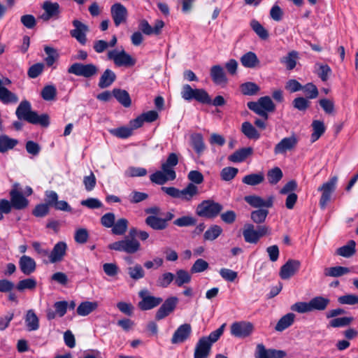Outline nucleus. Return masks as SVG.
<instances>
[{
  "label": "nucleus",
  "instance_id": "54",
  "mask_svg": "<svg viewBox=\"0 0 358 358\" xmlns=\"http://www.w3.org/2000/svg\"><path fill=\"white\" fill-rule=\"evenodd\" d=\"M36 287V281L34 278H27L20 280L17 285V289L22 292L24 289H34Z\"/></svg>",
  "mask_w": 358,
  "mask_h": 358
},
{
  "label": "nucleus",
  "instance_id": "8",
  "mask_svg": "<svg viewBox=\"0 0 358 358\" xmlns=\"http://www.w3.org/2000/svg\"><path fill=\"white\" fill-rule=\"evenodd\" d=\"M337 180L338 178L336 176H334L327 182L323 183L322 186L318 187V191L322 192V196L320 199V206L321 208H325L327 203L329 202L331 194L336 189Z\"/></svg>",
  "mask_w": 358,
  "mask_h": 358
},
{
  "label": "nucleus",
  "instance_id": "49",
  "mask_svg": "<svg viewBox=\"0 0 358 358\" xmlns=\"http://www.w3.org/2000/svg\"><path fill=\"white\" fill-rule=\"evenodd\" d=\"M147 174V170L141 167L129 166L124 171V176L127 178L141 177Z\"/></svg>",
  "mask_w": 358,
  "mask_h": 358
},
{
  "label": "nucleus",
  "instance_id": "62",
  "mask_svg": "<svg viewBox=\"0 0 358 358\" xmlns=\"http://www.w3.org/2000/svg\"><path fill=\"white\" fill-rule=\"evenodd\" d=\"M43 69L44 64L43 63H36L29 67L27 75L31 78H36L42 73Z\"/></svg>",
  "mask_w": 358,
  "mask_h": 358
},
{
  "label": "nucleus",
  "instance_id": "64",
  "mask_svg": "<svg viewBox=\"0 0 358 358\" xmlns=\"http://www.w3.org/2000/svg\"><path fill=\"white\" fill-rule=\"evenodd\" d=\"M341 304L355 305L358 304V296L355 294H346L338 298Z\"/></svg>",
  "mask_w": 358,
  "mask_h": 358
},
{
  "label": "nucleus",
  "instance_id": "22",
  "mask_svg": "<svg viewBox=\"0 0 358 358\" xmlns=\"http://www.w3.org/2000/svg\"><path fill=\"white\" fill-rule=\"evenodd\" d=\"M10 202L13 208L17 210L25 208L28 204V200L23 196L22 194L16 189H13L10 192Z\"/></svg>",
  "mask_w": 358,
  "mask_h": 358
},
{
  "label": "nucleus",
  "instance_id": "5",
  "mask_svg": "<svg viewBox=\"0 0 358 358\" xmlns=\"http://www.w3.org/2000/svg\"><path fill=\"white\" fill-rule=\"evenodd\" d=\"M140 243L134 239L128 237L123 240L115 241L108 245L110 250L124 252L127 254H134L140 250Z\"/></svg>",
  "mask_w": 358,
  "mask_h": 358
},
{
  "label": "nucleus",
  "instance_id": "33",
  "mask_svg": "<svg viewBox=\"0 0 358 358\" xmlns=\"http://www.w3.org/2000/svg\"><path fill=\"white\" fill-rule=\"evenodd\" d=\"M310 306L312 311L313 310H324L329 304L330 303V300L328 298H325L323 296H315L310 301Z\"/></svg>",
  "mask_w": 358,
  "mask_h": 358
},
{
  "label": "nucleus",
  "instance_id": "47",
  "mask_svg": "<svg viewBox=\"0 0 358 358\" xmlns=\"http://www.w3.org/2000/svg\"><path fill=\"white\" fill-rule=\"evenodd\" d=\"M282 172L278 167H275L267 173L268 180L271 185L277 184L282 179Z\"/></svg>",
  "mask_w": 358,
  "mask_h": 358
},
{
  "label": "nucleus",
  "instance_id": "3",
  "mask_svg": "<svg viewBox=\"0 0 358 358\" xmlns=\"http://www.w3.org/2000/svg\"><path fill=\"white\" fill-rule=\"evenodd\" d=\"M181 96L185 101L194 99L198 102L210 104L211 99L203 89H193L189 85H184L181 90Z\"/></svg>",
  "mask_w": 358,
  "mask_h": 358
},
{
  "label": "nucleus",
  "instance_id": "35",
  "mask_svg": "<svg viewBox=\"0 0 358 358\" xmlns=\"http://www.w3.org/2000/svg\"><path fill=\"white\" fill-rule=\"evenodd\" d=\"M19 101L17 96L7 88L0 89V101L4 104L16 103Z\"/></svg>",
  "mask_w": 358,
  "mask_h": 358
},
{
  "label": "nucleus",
  "instance_id": "23",
  "mask_svg": "<svg viewBox=\"0 0 358 358\" xmlns=\"http://www.w3.org/2000/svg\"><path fill=\"white\" fill-rule=\"evenodd\" d=\"M199 194V187L193 183H189L184 189H180V199L182 201L190 202Z\"/></svg>",
  "mask_w": 358,
  "mask_h": 358
},
{
  "label": "nucleus",
  "instance_id": "56",
  "mask_svg": "<svg viewBox=\"0 0 358 358\" xmlns=\"http://www.w3.org/2000/svg\"><path fill=\"white\" fill-rule=\"evenodd\" d=\"M318 69L316 70V73L319 78L324 82L327 81L329 78V76L331 73V69L327 64H316Z\"/></svg>",
  "mask_w": 358,
  "mask_h": 358
},
{
  "label": "nucleus",
  "instance_id": "10",
  "mask_svg": "<svg viewBox=\"0 0 358 358\" xmlns=\"http://www.w3.org/2000/svg\"><path fill=\"white\" fill-rule=\"evenodd\" d=\"M67 245L64 241L57 243L51 252L49 251L48 259H43L45 264H55L62 262L66 255Z\"/></svg>",
  "mask_w": 358,
  "mask_h": 358
},
{
  "label": "nucleus",
  "instance_id": "46",
  "mask_svg": "<svg viewBox=\"0 0 358 358\" xmlns=\"http://www.w3.org/2000/svg\"><path fill=\"white\" fill-rule=\"evenodd\" d=\"M128 221L125 218L119 219L112 227V232L115 235H123L127 229Z\"/></svg>",
  "mask_w": 358,
  "mask_h": 358
},
{
  "label": "nucleus",
  "instance_id": "14",
  "mask_svg": "<svg viewBox=\"0 0 358 358\" xmlns=\"http://www.w3.org/2000/svg\"><path fill=\"white\" fill-rule=\"evenodd\" d=\"M74 29L70 31V34L80 44L85 45L87 42L86 34L89 31V27L78 20L72 22Z\"/></svg>",
  "mask_w": 358,
  "mask_h": 358
},
{
  "label": "nucleus",
  "instance_id": "36",
  "mask_svg": "<svg viewBox=\"0 0 358 358\" xmlns=\"http://www.w3.org/2000/svg\"><path fill=\"white\" fill-rule=\"evenodd\" d=\"M355 246V241L351 240L347 245L338 248L336 254L344 257H350L356 252Z\"/></svg>",
  "mask_w": 358,
  "mask_h": 358
},
{
  "label": "nucleus",
  "instance_id": "43",
  "mask_svg": "<svg viewBox=\"0 0 358 358\" xmlns=\"http://www.w3.org/2000/svg\"><path fill=\"white\" fill-rule=\"evenodd\" d=\"M350 272V269L347 267L341 266L326 268L324 269V275L331 277H340Z\"/></svg>",
  "mask_w": 358,
  "mask_h": 358
},
{
  "label": "nucleus",
  "instance_id": "48",
  "mask_svg": "<svg viewBox=\"0 0 358 358\" xmlns=\"http://www.w3.org/2000/svg\"><path fill=\"white\" fill-rule=\"evenodd\" d=\"M222 232V228L218 225L211 226L203 234V238L207 241H214Z\"/></svg>",
  "mask_w": 358,
  "mask_h": 358
},
{
  "label": "nucleus",
  "instance_id": "53",
  "mask_svg": "<svg viewBox=\"0 0 358 358\" xmlns=\"http://www.w3.org/2000/svg\"><path fill=\"white\" fill-rule=\"evenodd\" d=\"M238 170L234 167H225L220 171L221 179L224 181L231 180L238 173Z\"/></svg>",
  "mask_w": 358,
  "mask_h": 358
},
{
  "label": "nucleus",
  "instance_id": "60",
  "mask_svg": "<svg viewBox=\"0 0 358 358\" xmlns=\"http://www.w3.org/2000/svg\"><path fill=\"white\" fill-rule=\"evenodd\" d=\"M292 105L300 111H306L310 106V101L304 97H297L293 100Z\"/></svg>",
  "mask_w": 358,
  "mask_h": 358
},
{
  "label": "nucleus",
  "instance_id": "39",
  "mask_svg": "<svg viewBox=\"0 0 358 358\" xmlns=\"http://www.w3.org/2000/svg\"><path fill=\"white\" fill-rule=\"evenodd\" d=\"M295 315L293 313H287L282 317L275 327L278 331H282L292 324Z\"/></svg>",
  "mask_w": 358,
  "mask_h": 358
},
{
  "label": "nucleus",
  "instance_id": "19",
  "mask_svg": "<svg viewBox=\"0 0 358 358\" xmlns=\"http://www.w3.org/2000/svg\"><path fill=\"white\" fill-rule=\"evenodd\" d=\"M111 16L116 27L126 22L127 10L122 4L116 3L111 6Z\"/></svg>",
  "mask_w": 358,
  "mask_h": 358
},
{
  "label": "nucleus",
  "instance_id": "7",
  "mask_svg": "<svg viewBox=\"0 0 358 358\" xmlns=\"http://www.w3.org/2000/svg\"><path fill=\"white\" fill-rule=\"evenodd\" d=\"M68 73L78 76L90 78L97 74L98 68L93 64L74 63L69 68Z\"/></svg>",
  "mask_w": 358,
  "mask_h": 358
},
{
  "label": "nucleus",
  "instance_id": "27",
  "mask_svg": "<svg viewBox=\"0 0 358 358\" xmlns=\"http://www.w3.org/2000/svg\"><path fill=\"white\" fill-rule=\"evenodd\" d=\"M145 222L154 230H163L168 226V223H166L162 217L154 215L148 216L145 218Z\"/></svg>",
  "mask_w": 358,
  "mask_h": 358
},
{
  "label": "nucleus",
  "instance_id": "29",
  "mask_svg": "<svg viewBox=\"0 0 358 358\" xmlns=\"http://www.w3.org/2000/svg\"><path fill=\"white\" fill-rule=\"evenodd\" d=\"M116 79L115 73L110 69H106L101 76L99 81V87L104 89L110 86Z\"/></svg>",
  "mask_w": 358,
  "mask_h": 358
},
{
  "label": "nucleus",
  "instance_id": "20",
  "mask_svg": "<svg viewBox=\"0 0 358 358\" xmlns=\"http://www.w3.org/2000/svg\"><path fill=\"white\" fill-rule=\"evenodd\" d=\"M298 143V138L295 135L282 138L274 148L275 155L284 154L287 150L294 149Z\"/></svg>",
  "mask_w": 358,
  "mask_h": 358
},
{
  "label": "nucleus",
  "instance_id": "26",
  "mask_svg": "<svg viewBox=\"0 0 358 358\" xmlns=\"http://www.w3.org/2000/svg\"><path fill=\"white\" fill-rule=\"evenodd\" d=\"M99 306L97 301H85L80 303L78 306L76 312L78 315L87 316L95 310Z\"/></svg>",
  "mask_w": 358,
  "mask_h": 358
},
{
  "label": "nucleus",
  "instance_id": "51",
  "mask_svg": "<svg viewBox=\"0 0 358 358\" xmlns=\"http://www.w3.org/2000/svg\"><path fill=\"white\" fill-rule=\"evenodd\" d=\"M128 274L134 280H139L145 275V271L140 264H136L127 268Z\"/></svg>",
  "mask_w": 358,
  "mask_h": 358
},
{
  "label": "nucleus",
  "instance_id": "52",
  "mask_svg": "<svg viewBox=\"0 0 358 358\" xmlns=\"http://www.w3.org/2000/svg\"><path fill=\"white\" fill-rule=\"evenodd\" d=\"M301 90L303 91L307 99H315L319 94L317 87L312 83H307L303 86L302 85Z\"/></svg>",
  "mask_w": 358,
  "mask_h": 358
},
{
  "label": "nucleus",
  "instance_id": "63",
  "mask_svg": "<svg viewBox=\"0 0 358 358\" xmlns=\"http://www.w3.org/2000/svg\"><path fill=\"white\" fill-rule=\"evenodd\" d=\"M264 180V175L262 172L248 174V185H257Z\"/></svg>",
  "mask_w": 358,
  "mask_h": 358
},
{
  "label": "nucleus",
  "instance_id": "12",
  "mask_svg": "<svg viewBox=\"0 0 358 358\" xmlns=\"http://www.w3.org/2000/svg\"><path fill=\"white\" fill-rule=\"evenodd\" d=\"M287 356L285 351L276 349H266L262 343L257 345L255 352V358H285Z\"/></svg>",
  "mask_w": 358,
  "mask_h": 358
},
{
  "label": "nucleus",
  "instance_id": "13",
  "mask_svg": "<svg viewBox=\"0 0 358 358\" xmlns=\"http://www.w3.org/2000/svg\"><path fill=\"white\" fill-rule=\"evenodd\" d=\"M268 234V227L266 225L248 224V243H257L261 238Z\"/></svg>",
  "mask_w": 358,
  "mask_h": 358
},
{
  "label": "nucleus",
  "instance_id": "21",
  "mask_svg": "<svg viewBox=\"0 0 358 358\" xmlns=\"http://www.w3.org/2000/svg\"><path fill=\"white\" fill-rule=\"evenodd\" d=\"M212 345L206 338H199L196 344L194 358H207L210 354Z\"/></svg>",
  "mask_w": 358,
  "mask_h": 358
},
{
  "label": "nucleus",
  "instance_id": "50",
  "mask_svg": "<svg viewBox=\"0 0 358 358\" xmlns=\"http://www.w3.org/2000/svg\"><path fill=\"white\" fill-rule=\"evenodd\" d=\"M225 327L226 323H224L217 329L212 331L208 336H203L201 338H206V341H208V343H210V345H213V344L215 343L222 335Z\"/></svg>",
  "mask_w": 358,
  "mask_h": 358
},
{
  "label": "nucleus",
  "instance_id": "6",
  "mask_svg": "<svg viewBox=\"0 0 358 358\" xmlns=\"http://www.w3.org/2000/svg\"><path fill=\"white\" fill-rule=\"evenodd\" d=\"M107 57L108 59L113 61L117 66H132L135 64L136 61L124 50L120 51L117 50H112L108 52Z\"/></svg>",
  "mask_w": 358,
  "mask_h": 358
},
{
  "label": "nucleus",
  "instance_id": "1",
  "mask_svg": "<svg viewBox=\"0 0 358 358\" xmlns=\"http://www.w3.org/2000/svg\"><path fill=\"white\" fill-rule=\"evenodd\" d=\"M248 107L259 115L261 118H256L254 124L260 130H264L266 127V122L268 114L275 110V105L268 96H262L257 101L248 103Z\"/></svg>",
  "mask_w": 358,
  "mask_h": 358
},
{
  "label": "nucleus",
  "instance_id": "55",
  "mask_svg": "<svg viewBox=\"0 0 358 358\" xmlns=\"http://www.w3.org/2000/svg\"><path fill=\"white\" fill-rule=\"evenodd\" d=\"M109 131L112 135L120 138H128L132 134V129L126 127L112 129Z\"/></svg>",
  "mask_w": 358,
  "mask_h": 358
},
{
  "label": "nucleus",
  "instance_id": "57",
  "mask_svg": "<svg viewBox=\"0 0 358 358\" xmlns=\"http://www.w3.org/2000/svg\"><path fill=\"white\" fill-rule=\"evenodd\" d=\"M353 321L352 317H338L331 320L329 322V326L331 327H342L349 325Z\"/></svg>",
  "mask_w": 358,
  "mask_h": 358
},
{
  "label": "nucleus",
  "instance_id": "4",
  "mask_svg": "<svg viewBox=\"0 0 358 358\" xmlns=\"http://www.w3.org/2000/svg\"><path fill=\"white\" fill-rule=\"evenodd\" d=\"M222 209L223 207L221 204L208 199L203 201L197 206L196 213L199 217L213 218L218 215Z\"/></svg>",
  "mask_w": 358,
  "mask_h": 358
},
{
  "label": "nucleus",
  "instance_id": "41",
  "mask_svg": "<svg viewBox=\"0 0 358 358\" xmlns=\"http://www.w3.org/2000/svg\"><path fill=\"white\" fill-rule=\"evenodd\" d=\"M250 27L260 39H268L269 36L268 31L257 20H251Z\"/></svg>",
  "mask_w": 358,
  "mask_h": 358
},
{
  "label": "nucleus",
  "instance_id": "58",
  "mask_svg": "<svg viewBox=\"0 0 358 358\" xmlns=\"http://www.w3.org/2000/svg\"><path fill=\"white\" fill-rule=\"evenodd\" d=\"M196 222V219L192 216H182L173 221V224L180 227L193 226Z\"/></svg>",
  "mask_w": 358,
  "mask_h": 358
},
{
  "label": "nucleus",
  "instance_id": "32",
  "mask_svg": "<svg viewBox=\"0 0 358 358\" xmlns=\"http://www.w3.org/2000/svg\"><path fill=\"white\" fill-rule=\"evenodd\" d=\"M113 94L115 98L123 106L127 108L131 106V100L129 93L121 89H114Z\"/></svg>",
  "mask_w": 358,
  "mask_h": 358
},
{
  "label": "nucleus",
  "instance_id": "42",
  "mask_svg": "<svg viewBox=\"0 0 358 358\" xmlns=\"http://www.w3.org/2000/svg\"><path fill=\"white\" fill-rule=\"evenodd\" d=\"M298 59V52L292 50L289 52L287 56L282 57L280 61L286 65L287 70H292L296 65V59Z\"/></svg>",
  "mask_w": 358,
  "mask_h": 358
},
{
  "label": "nucleus",
  "instance_id": "18",
  "mask_svg": "<svg viewBox=\"0 0 358 358\" xmlns=\"http://www.w3.org/2000/svg\"><path fill=\"white\" fill-rule=\"evenodd\" d=\"M273 197L268 196L266 199L257 195L248 196V203L257 209L266 208L268 209L273 206Z\"/></svg>",
  "mask_w": 358,
  "mask_h": 358
},
{
  "label": "nucleus",
  "instance_id": "61",
  "mask_svg": "<svg viewBox=\"0 0 358 358\" xmlns=\"http://www.w3.org/2000/svg\"><path fill=\"white\" fill-rule=\"evenodd\" d=\"M208 268V263L203 259H198L192 265L190 271L192 273H201Z\"/></svg>",
  "mask_w": 358,
  "mask_h": 358
},
{
  "label": "nucleus",
  "instance_id": "28",
  "mask_svg": "<svg viewBox=\"0 0 358 358\" xmlns=\"http://www.w3.org/2000/svg\"><path fill=\"white\" fill-rule=\"evenodd\" d=\"M230 333L235 338H245L246 336V322L240 321L232 323L230 327Z\"/></svg>",
  "mask_w": 358,
  "mask_h": 358
},
{
  "label": "nucleus",
  "instance_id": "34",
  "mask_svg": "<svg viewBox=\"0 0 358 358\" xmlns=\"http://www.w3.org/2000/svg\"><path fill=\"white\" fill-rule=\"evenodd\" d=\"M313 133L311 134V141H317L325 132L326 127L321 120H313L312 122Z\"/></svg>",
  "mask_w": 358,
  "mask_h": 358
},
{
  "label": "nucleus",
  "instance_id": "11",
  "mask_svg": "<svg viewBox=\"0 0 358 358\" xmlns=\"http://www.w3.org/2000/svg\"><path fill=\"white\" fill-rule=\"evenodd\" d=\"M44 13L40 16V18L46 22L50 19L57 20L59 18L61 9L60 6L57 2L45 1L42 5Z\"/></svg>",
  "mask_w": 358,
  "mask_h": 358
},
{
  "label": "nucleus",
  "instance_id": "16",
  "mask_svg": "<svg viewBox=\"0 0 358 358\" xmlns=\"http://www.w3.org/2000/svg\"><path fill=\"white\" fill-rule=\"evenodd\" d=\"M178 299L176 296H171L165 300L155 315L157 320H161L171 313L176 308Z\"/></svg>",
  "mask_w": 358,
  "mask_h": 358
},
{
  "label": "nucleus",
  "instance_id": "25",
  "mask_svg": "<svg viewBox=\"0 0 358 358\" xmlns=\"http://www.w3.org/2000/svg\"><path fill=\"white\" fill-rule=\"evenodd\" d=\"M210 76L213 81L217 85H225L227 83L224 69L220 65H215L211 67Z\"/></svg>",
  "mask_w": 358,
  "mask_h": 358
},
{
  "label": "nucleus",
  "instance_id": "38",
  "mask_svg": "<svg viewBox=\"0 0 358 358\" xmlns=\"http://www.w3.org/2000/svg\"><path fill=\"white\" fill-rule=\"evenodd\" d=\"M268 215V209L262 208L252 210L250 213V218L252 222L259 225L264 223Z\"/></svg>",
  "mask_w": 358,
  "mask_h": 358
},
{
  "label": "nucleus",
  "instance_id": "2",
  "mask_svg": "<svg viewBox=\"0 0 358 358\" xmlns=\"http://www.w3.org/2000/svg\"><path fill=\"white\" fill-rule=\"evenodd\" d=\"M15 115L20 120H24L34 124H40L42 127H48L50 123L48 115H38L36 112L32 111L31 103L26 100L21 101L19 104Z\"/></svg>",
  "mask_w": 358,
  "mask_h": 358
},
{
  "label": "nucleus",
  "instance_id": "31",
  "mask_svg": "<svg viewBox=\"0 0 358 358\" xmlns=\"http://www.w3.org/2000/svg\"><path fill=\"white\" fill-rule=\"evenodd\" d=\"M190 143L195 152L201 155L205 150V144L203 136L201 134L194 133L190 136Z\"/></svg>",
  "mask_w": 358,
  "mask_h": 358
},
{
  "label": "nucleus",
  "instance_id": "37",
  "mask_svg": "<svg viewBox=\"0 0 358 358\" xmlns=\"http://www.w3.org/2000/svg\"><path fill=\"white\" fill-rule=\"evenodd\" d=\"M192 277L190 274L185 270L179 269L175 275L174 283L178 287H182L185 284L190 282Z\"/></svg>",
  "mask_w": 358,
  "mask_h": 358
},
{
  "label": "nucleus",
  "instance_id": "40",
  "mask_svg": "<svg viewBox=\"0 0 358 358\" xmlns=\"http://www.w3.org/2000/svg\"><path fill=\"white\" fill-rule=\"evenodd\" d=\"M17 144V141L6 135L0 136V152H5L13 149Z\"/></svg>",
  "mask_w": 358,
  "mask_h": 358
},
{
  "label": "nucleus",
  "instance_id": "9",
  "mask_svg": "<svg viewBox=\"0 0 358 358\" xmlns=\"http://www.w3.org/2000/svg\"><path fill=\"white\" fill-rule=\"evenodd\" d=\"M138 294L141 301L138 302V306L142 310H151L163 301L162 298L150 295L148 289L140 291Z\"/></svg>",
  "mask_w": 358,
  "mask_h": 358
},
{
  "label": "nucleus",
  "instance_id": "45",
  "mask_svg": "<svg viewBox=\"0 0 358 358\" xmlns=\"http://www.w3.org/2000/svg\"><path fill=\"white\" fill-rule=\"evenodd\" d=\"M175 275L171 272H166L159 276L157 280V286L166 288L174 280Z\"/></svg>",
  "mask_w": 358,
  "mask_h": 358
},
{
  "label": "nucleus",
  "instance_id": "30",
  "mask_svg": "<svg viewBox=\"0 0 358 358\" xmlns=\"http://www.w3.org/2000/svg\"><path fill=\"white\" fill-rule=\"evenodd\" d=\"M24 320L28 331H36L39 328V320L33 310L27 312Z\"/></svg>",
  "mask_w": 358,
  "mask_h": 358
},
{
  "label": "nucleus",
  "instance_id": "15",
  "mask_svg": "<svg viewBox=\"0 0 358 358\" xmlns=\"http://www.w3.org/2000/svg\"><path fill=\"white\" fill-rule=\"evenodd\" d=\"M300 266V261L296 259H289L281 266L279 272L280 277L282 280L289 279L298 272Z\"/></svg>",
  "mask_w": 358,
  "mask_h": 358
},
{
  "label": "nucleus",
  "instance_id": "59",
  "mask_svg": "<svg viewBox=\"0 0 358 358\" xmlns=\"http://www.w3.org/2000/svg\"><path fill=\"white\" fill-rule=\"evenodd\" d=\"M89 238V233L85 228L78 229L75 231L74 239L75 241L80 244L85 243Z\"/></svg>",
  "mask_w": 358,
  "mask_h": 358
},
{
  "label": "nucleus",
  "instance_id": "17",
  "mask_svg": "<svg viewBox=\"0 0 358 358\" xmlns=\"http://www.w3.org/2000/svg\"><path fill=\"white\" fill-rule=\"evenodd\" d=\"M192 334V327L189 324L185 323L180 325L173 334L171 343L178 344L186 341Z\"/></svg>",
  "mask_w": 358,
  "mask_h": 358
},
{
  "label": "nucleus",
  "instance_id": "24",
  "mask_svg": "<svg viewBox=\"0 0 358 358\" xmlns=\"http://www.w3.org/2000/svg\"><path fill=\"white\" fill-rule=\"evenodd\" d=\"M19 266L21 271L25 275H30L36 270L35 260L29 256L23 255L20 258Z\"/></svg>",
  "mask_w": 358,
  "mask_h": 358
},
{
  "label": "nucleus",
  "instance_id": "44",
  "mask_svg": "<svg viewBox=\"0 0 358 358\" xmlns=\"http://www.w3.org/2000/svg\"><path fill=\"white\" fill-rule=\"evenodd\" d=\"M41 96L45 101H53L57 96V88L53 85H45L41 90Z\"/></svg>",
  "mask_w": 358,
  "mask_h": 358
}]
</instances>
